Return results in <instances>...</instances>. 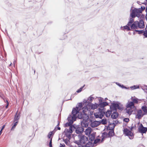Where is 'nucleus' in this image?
Returning a JSON list of instances; mask_svg holds the SVG:
<instances>
[{"instance_id":"bb28decb","label":"nucleus","mask_w":147,"mask_h":147,"mask_svg":"<svg viewBox=\"0 0 147 147\" xmlns=\"http://www.w3.org/2000/svg\"><path fill=\"white\" fill-rule=\"evenodd\" d=\"M20 114L19 113L18 115H15L14 118V122H15L16 121H18V120L20 119Z\"/></svg>"},{"instance_id":"8fccbe9b","label":"nucleus","mask_w":147,"mask_h":147,"mask_svg":"<svg viewBox=\"0 0 147 147\" xmlns=\"http://www.w3.org/2000/svg\"><path fill=\"white\" fill-rule=\"evenodd\" d=\"M146 20H147V13H146Z\"/></svg>"},{"instance_id":"72a5a7b5","label":"nucleus","mask_w":147,"mask_h":147,"mask_svg":"<svg viewBox=\"0 0 147 147\" xmlns=\"http://www.w3.org/2000/svg\"><path fill=\"white\" fill-rule=\"evenodd\" d=\"M69 140L70 139L68 138L67 139H66L64 140V142L67 145L69 144Z\"/></svg>"},{"instance_id":"9b49d317","label":"nucleus","mask_w":147,"mask_h":147,"mask_svg":"<svg viewBox=\"0 0 147 147\" xmlns=\"http://www.w3.org/2000/svg\"><path fill=\"white\" fill-rule=\"evenodd\" d=\"M94 99V97L92 96H90L87 98V100H84L83 103L85 104V105H89L91 103V102Z\"/></svg>"},{"instance_id":"c85d7f7f","label":"nucleus","mask_w":147,"mask_h":147,"mask_svg":"<svg viewBox=\"0 0 147 147\" xmlns=\"http://www.w3.org/2000/svg\"><path fill=\"white\" fill-rule=\"evenodd\" d=\"M111 111L108 110L106 113V116L107 117H109L111 114Z\"/></svg>"},{"instance_id":"6ab92c4d","label":"nucleus","mask_w":147,"mask_h":147,"mask_svg":"<svg viewBox=\"0 0 147 147\" xmlns=\"http://www.w3.org/2000/svg\"><path fill=\"white\" fill-rule=\"evenodd\" d=\"M82 107V104L81 103H79L78 104V106L76 107V109H76L77 111V113H76L77 117V114L78 113H79V111L81 109Z\"/></svg>"},{"instance_id":"a18cd8bd","label":"nucleus","mask_w":147,"mask_h":147,"mask_svg":"<svg viewBox=\"0 0 147 147\" xmlns=\"http://www.w3.org/2000/svg\"><path fill=\"white\" fill-rule=\"evenodd\" d=\"M100 140L99 139H97V140H95L94 141V142L95 143H97L98 142H100Z\"/></svg>"},{"instance_id":"c756f323","label":"nucleus","mask_w":147,"mask_h":147,"mask_svg":"<svg viewBox=\"0 0 147 147\" xmlns=\"http://www.w3.org/2000/svg\"><path fill=\"white\" fill-rule=\"evenodd\" d=\"M53 131H51L49 133V134L48 136V138L49 139H50L51 140H52V137H51V136H53Z\"/></svg>"},{"instance_id":"9d476101","label":"nucleus","mask_w":147,"mask_h":147,"mask_svg":"<svg viewBox=\"0 0 147 147\" xmlns=\"http://www.w3.org/2000/svg\"><path fill=\"white\" fill-rule=\"evenodd\" d=\"M73 128V127H69V129H66L65 131L66 136L69 139H70L71 136L73 132L72 129Z\"/></svg>"},{"instance_id":"39448f33","label":"nucleus","mask_w":147,"mask_h":147,"mask_svg":"<svg viewBox=\"0 0 147 147\" xmlns=\"http://www.w3.org/2000/svg\"><path fill=\"white\" fill-rule=\"evenodd\" d=\"M111 111H116L117 109L121 110L122 109V106L121 104H113L110 107Z\"/></svg>"},{"instance_id":"c9c22d12","label":"nucleus","mask_w":147,"mask_h":147,"mask_svg":"<svg viewBox=\"0 0 147 147\" xmlns=\"http://www.w3.org/2000/svg\"><path fill=\"white\" fill-rule=\"evenodd\" d=\"M84 86L82 87H81L79 89H78L77 90L76 92L78 93H79V92H80L81 91L82 89L83 88Z\"/></svg>"},{"instance_id":"f257e3e1","label":"nucleus","mask_w":147,"mask_h":147,"mask_svg":"<svg viewBox=\"0 0 147 147\" xmlns=\"http://www.w3.org/2000/svg\"><path fill=\"white\" fill-rule=\"evenodd\" d=\"M77 111L76 109L72 110V114L69 116L67 118L68 122L65 125V127L70 126L73 123V122L76 120L77 118L76 113Z\"/></svg>"},{"instance_id":"49530a36","label":"nucleus","mask_w":147,"mask_h":147,"mask_svg":"<svg viewBox=\"0 0 147 147\" xmlns=\"http://www.w3.org/2000/svg\"><path fill=\"white\" fill-rule=\"evenodd\" d=\"M5 125H3L2 127V129H1V130L0 131H1V133H2V131L4 129V128H5Z\"/></svg>"},{"instance_id":"f3484780","label":"nucleus","mask_w":147,"mask_h":147,"mask_svg":"<svg viewBox=\"0 0 147 147\" xmlns=\"http://www.w3.org/2000/svg\"><path fill=\"white\" fill-rule=\"evenodd\" d=\"M100 124L99 121H95L91 122V126L92 127H96L98 126Z\"/></svg>"},{"instance_id":"7c9ffc66","label":"nucleus","mask_w":147,"mask_h":147,"mask_svg":"<svg viewBox=\"0 0 147 147\" xmlns=\"http://www.w3.org/2000/svg\"><path fill=\"white\" fill-rule=\"evenodd\" d=\"M18 122L17 121L13 125L12 127L11 128V130H13L15 128L16 126L17 125Z\"/></svg>"},{"instance_id":"a19ab883","label":"nucleus","mask_w":147,"mask_h":147,"mask_svg":"<svg viewBox=\"0 0 147 147\" xmlns=\"http://www.w3.org/2000/svg\"><path fill=\"white\" fill-rule=\"evenodd\" d=\"M52 140H51V139L50 140V142H49V146L50 147H52Z\"/></svg>"},{"instance_id":"0eeeda50","label":"nucleus","mask_w":147,"mask_h":147,"mask_svg":"<svg viewBox=\"0 0 147 147\" xmlns=\"http://www.w3.org/2000/svg\"><path fill=\"white\" fill-rule=\"evenodd\" d=\"M78 136L80 138V144L82 145L87 143L88 139L86 136L82 135Z\"/></svg>"},{"instance_id":"6e6d98bb","label":"nucleus","mask_w":147,"mask_h":147,"mask_svg":"<svg viewBox=\"0 0 147 147\" xmlns=\"http://www.w3.org/2000/svg\"><path fill=\"white\" fill-rule=\"evenodd\" d=\"M11 64H12V63H11V64H10V65H9V66H11Z\"/></svg>"},{"instance_id":"5fc2aeb1","label":"nucleus","mask_w":147,"mask_h":147,"mask_svg":"<svg viewBox=\"0 0 147 147\" xmlns=\"http://www.w3.org/2000/svg\"><path fill=\"white\" fill-rule=\"evenodd\" d=\"M15 63V61H14L13 62V64H14V65Z\"/></svg>"},{"instance_id":"680f3d73","label":"nucleus","mask_w":147,"mask_h":147,"mask_svg":"<svg viewBox=\"0 0 147 147\" xmlns=\"http://www.w3.org/2000/svg\"><path fill=\"white\" fill-rule=\"evenodd\" d=\"M86 146L87 147H88L87 146V144H86Z\"/></svg>"},{"instance_id":"ea45409f","label":"nucleus","mask_w":147,"mask_h":147,"mask_svg":"<svg viewBox=\"0 0 147 147\" xmlns=\"http://www.w3.org/2000/svg\"><path fill=\"white\" fill-rule=\"evenodd\" d=\"M129 120V119L127 118H125L123 119V121L127 123L128 122Z\"/></svg>"},{"instance_id":"a878e982","label":"nucleus","mask_w":147,"mask_h":147,"mask_svg":"<svg viewBox=\"0 0 147 147\" xmlns=\"http://www.w3.org/2000/svg\"><path fill=\"white\" fill-rule=\"evenodd\" d=\"M142 109L143 111L144 112V115L147 114V107L146 106H142Z\"/></svg>"},{"instance_id":"20e7f679","label":"nucleus","mask_w":147,"mask_h":147,"mask_svg":"<svg viewBox=\"0 0 147 147\" xmlns=\"http://www.w3.org/2000/svg\"><path fill=\"white\" fill-rule=\"evenodd\" d=\"M78 117L79 119H82L83 120L81 122V125L83 127H86L88 126V122L89 117L88 115L86 114L84 115V117L81 116V115H78Z\"/></svg>"},{"instance_id":"4468645a","label":"nucleus","mask_w":147,"mask_h":147,"mask_svg":"<svg viewBox=\"0 0 147 147\" xmlns=\"http://www.w3.org/2000/svg\"><path fill=\"white\" fill-rule=\"evenodd\" d=\"M144 114L142 113V111L141 110H140L137 111V114L136 116V118L138 119L141 118Z\"/></svg>"},{"instance_id":"4c0bfd02","label":"nucleus","mask_w":147,"mask_h":147,"mask_svg":"<svg viewBox=\"0 0 147 147\" xmlns=\"http://www.w3.org/2000/svg\"><path fill=\"white\" fill-rule=\"evenodd\" d=\"M3 100H4V101L7 103V105L6 106L5 108H7L9 105V102H8V101L7 100H5V99H3Z\"/></svg>"},{"instance_id":"4d7b16f0","label":"nucleus","mask_w":147,"mask_h":147,"mask_svg":"<svg viewBox=\"0 0 147 147\" xmlns=\"http://www.w3.org/2000/svg\"><path fill=\"white\" fill-rule=\"evenodd\" d=\"M59 123H58L57 125V126H59Z\"/></svg>"},{"instance_id":"37998d69","label":"nucleus","mask_w":147,"mask_h":147,"mask_svg":"<svg viewBox=\"0 0 147 147\" xmlns=\"http://www.w3.org/2000/svg\"><path fill=\"white\" fill-rule=\"evenodd\" d=\"M135 31L136 32H139V34L142 33L143 32V31L142 30L139 31L136 30H135Z\"/></svg>"},{"instance_id":"ddd939ff","label":"nucleus","mask_w":147,"mask_h":147,"mask_svg":"<svg viewBox=\"0 0 147 147\" xmlns=\"http://www.w3.org/2000/svg\"><path fill=\"white\" fill-rule=\"evenodd\" d=\"M82 110L83 113H80V114L79 113H78V114L79 115H81V116H82L83 117H84V115L86 114L88 115L87 113L89 112L90 110L87 108V106L84 107L82 108Z\"/></svg>"},{"instance_id":"3c124183","label":"nucleus","mask_w":147,"mask_h":147,"mask_svg":"<svg viewBox=\"0 0 147 147\" xmlns=\"http://www.w3.org/2000/svg\"><path fill=\"white\" fill-rule=\"evenodd\" d=\"M146 13H147V7H146Z\"/></svg>"},{"instance_id":"5701e85b","label":"nucleus","mask_w":147,"mask_h":147,"mask_svg":"<svg viewBox=\"0 0 147 147\" xmlns=\"http://www.w3.org/2000/svg\"><path fill=\"white\" fill-rule=\"evenodd\" d=\"M91 128L90 127H88L85 131V134L86 135H89L91 133Z\"/></svg>"},{"instance_id":"412c9836","label":"nucleus","mask_w":147,"mask_h":147,"mask_svg":"<svg viewBox=\"0 0 147 147\" xmlns=\"http://www.w3.org/2000/svg\"><path fill=\"white\" fill-rule=\"evenodd\" d=\"M118 113L116 111H114L111 115V117L113 119H115L118 117Z\"/></svg>"},{"instance_id":"2eb2a0df","label":"nucleus","mask_w":147,"mask_h":147,"mask_svg":"<svg viewBox=\"0 0 147 147\" xmlns=\"http://www.w3.org/2000/svg\"><path fill=\"white\" fill-rule=\"evenodd\" d=\"M138 21L134 22L131 25V28L132 29H138Z\"/></svg>"},{"instance_id":"6e6552de","label":"nucleus","mask_w":147,"mask_h":147,"mask_svg":"<svg viewBox=\"0 0 147 147\" xmlns=\"http://www.w3.org/2000/svg\"><path fill=\"white\" fill-rule=\"evenodd\" d=\"M104 113L103 110L99 109L98 112L94 113V115L96 118L101 119L103 116Z\"/></svg>"},{"instance_id":"473e14b6","label":"nucleus","mask_w":147,"mask_h":147,"mask_svg":"<svg viewBox=\"0 0 147 147\" xmlns=\"http://www.w3.org/2000/svg\"><path fill=\"white\" fill-rule=\"evenodd\" d=\"M89 137L91 141H92L94 140L95 138L94 136L93 135H90L89 136Z\"/></svg>"},{"instance_id":"cd10ccee","label":"nucleus","mask_w":147,"mask_h":147,"mask_svg":"<svg viewBox=\"0 0 147 147\" xmlns=\"http://www.w3.org/2000/svg\"><path fill=\"white\" fill-rule=\"evenodd\" d=\"M134 18H130L129 22H128L127 25L128 26H130L132 24L134 21Z\"/></svg>"},{"instance_id":"864d4df0","label":"nucleus","mask_w":147,"mask_h":147,"mask_svg":"<svg viewBox=\"0 0 147 147\" xmlns=\"http://www.w3.org/2000/svg\"><path fill=\"white\" fill-rule=\"evenodd\" d=\"M107 98H105V100H107Z\"/></svg>"},{"instance_id":"b1692460","label":"nucleus","mask_w":147,"mask_h":147,"mask_svg":"<svg viewBox=\"0 0 147 147\" xmlns=\"http://www.w3.org/2000/svg\"><path fill=\"white\" fill-rule=\"evenodd\" d=\"M108 105V103L107 102H103L102 103H100L99 105V106L101 108H103L104 107L107 105Z\"/></svg>"},{"instance_id":"052dcab7","label":"nucleus","mask_w":147,"mask_h":147,"mask_svg":"<svg viewBox=\"0 0 147 147\" xmlns=\"http://www.w3.org/2000/svg\"><path fill=\"white\" fill-rule=\"evenodd\" d=\"M138 2H139V1H137V3H138Z\"/></svg>"},{"instance_id":"dca6fc26","label":"nucleus","mask_w":147,"mask_h":147,"mask_svg":"<svg viewBox=\"0 0 147 147\" xmlns=\"http://www.w3.org/2000/svg\"><path fill=\"white\" fill-rule=\"evenodd\" d=\"M88 105V106L91 109L93 110L96 109L99 106V105L96 103H95L94 104L91 103Z\"/></svg>"},{"instance_id":"aec40b11","label":"nucleus","mask_w":147,"mask_h":147,"mask_svg":"<svg viewBox=\"0 0 147 147\" xmlns=\"http://www.w3.org/2000/svg\"><path fill=\"white\" fill-rule=\"evenodd\" d=\"M84 129L82 127H80L77 128L76 130V132L77 134L81 133L84 131Z\"/></svg>"},{"instance_id":"e2e57ef3","label":"nucleus","mask_w":147,"mask_h":147,"mask_svg":"<svg viewBox=\"0 0 147 147\" xmlns=\"http://www.w3.org/2000/svg\"><path fill=\"white\" fill-rule=\"evenodd\" d=\"M147 1V0H146Z\"/></svg>"},{"instance_id":"09e8293b","label":"nucleus","mask_w":147,"mask_h":147,"mask_svg":"<svg viewBox=\"0 0 147 147\" xmlns=\"http://www.w3.org/2000/svg\"><path fill=\"white\" fill-rule=\"evenodd\" d=\"M18 111H16V115H18Z\"/></svg>"},{"instance_id":"f704fd0d","label":"nucleus","mask_w":147,"mask_h":147,"mask_svg":"<svg viewBox=\"0 0 147 147\" xmlns=\"http://www.w3.org/2000/svg\"><path fill=\"white\" fill-rule=\"evenodd\" d=\"M103 100V99L102 98H98V105H99V104L100 103H102V101Z\"/></svg>"},{"instance_id":"de8ad7c7","label":"nucleus","mask_w":147,"mask_h":147,"mask_svg":"<svg viewBox=\"0 0 147 147\" xmlns=\"http://www.w3.org/2000/svg\"><path fill=\"white\" fill-rule=\"evenodd\" d=\"M140 9H142V11L143 10H144L145 9V7H141V8Z\"/></svg>"},{"instance_id":"bf43d9fd","label":"nucleus","mask_w":147,"mask_h":147,"mask_svg":"<svg viewBox=\"0 0 147 147\" xmlns=\"http://www.w3.org/2000/svg\"><path fill=\"white\" fill-rule=\"evenodd\" d=\"M103 140V138H102V141Z\"/></svg>"},{"instance_id":"f8f14e48","label":"nucleus","mask_w":147,"mask_h":147,"mask_svg":"<svg viewBox=\"0 0 147 147\" xmlns=\"http://www.w3.org/2000/svg\"><path fill=\"white\" fill-rule=\"evenodd\" d=\"M138 129L139 131L141 133H145L147 131V128L144 127L141 123L139 125Z\"/></svg>"},{"instance_id":"79ce46f5","label":"nucleus","mask_w":147,"mask_h":147,"mask_svg":"<svg viewBox=\"0 0 147 147\" xmlns=\"http://www.w3.org/2000/svg\"><path fill=\"white\" fill-rule=\"evenodd\" d=\"M144 35L146 37H147V30L144 32Z\"/></svg>"},{"instance_id":"1a4fd4ad","label":"nucleus","mask_w":147,"mask_h":147,"mask_svg":"<svg viewBox=\"0 0 147 147\" xmlns=\"http://www.w3.org/2000/svg\"><path fill=\"white\" fill-rule=\"evenodd\" d=\"M107 122L109 123L108 126L109 128V129H112L115 127V124L113 123H110V122H108L107 120L105 119H102L100 122V123L102 124H106Z\"/></svg>"},{"instance_id":"2f4dec72","label":"nucleus","mask_w":147,"mask_h":147,"mask_svg":"<svg viewBox=\"0 0 147 147\" xmlns=\"http://www.w3.org/2000/svg\"><path fill=\"white\" fill-rule=\"evenodd\" d=\"M130 88L131 90H134L136 89L139 88V85H134L133 86L131 87Z\"/></svg>"},{"instance_id":"f03ea898","label":"nucleus","mask_w":147,"mask_h":147,"mask_svg":"<svg viewBox=\"0 0 147 147\" xmlns=\"http://www.w3.org/2000/svg\"><path fill=\"white\" fill-rule=\"evenodd\" d=\"M142 11V9H131L130 14V16L132 18H134L136 17L139 18L141 16Z\"/></svg>"},{"instance_id":"603ef678","label":"nucleus","mask_w":147,"mask_h":147,"mask_svg":"<svg viewBox=\"0 0 147 147\" xmlns=\"http://www.w3.org/2000/svg\"><path fill=\"white\" fill-rule=\"evenodd\" d=\"M61 128L60 127H58V129L59 130H60V129Z\"/></svg>"},{"instance_id":"393cba45","label":"nucleus","mask_w":147,"mask_h":147,"mask_svg":"<svg viewBox=\"0 0 147 147\" xmlns=\"http://www.w3.org/2000/svg\"><path fill=\"white\" fill-rule=\"evenodd\" d=\"M131 100L132 101L131 102H133L134 104V103L137 104L138 102V99L136 98H133V97L132 96L131 98Z\"/></svg>"},{"instance_id":"423d86ee","label":"nucleus","mask_w":147,"mask_h":147,"mask_svg":"<svg viewBox=\"0 0 147 147\" xmlns=\"http://www.w3.org/2000/svg\"><path fill=\"white\" fill-rule=\"evenodd\" d=\"M124 134L126 136H128L129 139H132L134 137V134L131 131L127 129H125L123 130Z\"/></svg>"},{"instance_id":"e433bc0d","label":"nucleus","mask_w":147,"mask_h":147,"mask_svg":"<svg viewBox=\"0 0 147 147\" xmlns=\"http://www.w3.org/2000/svg\"><path fill=\"white\" fill-rule=\"evenodd\" d=\"M107 134L106 133H104L102 134V136L103 137V138H104L105 137H107Z\"/></svg>"},{"instance_id":"7ed1b4c3","label":"nucleus","mask_w":147,"mask_h":147,"mask_svg":"<svg viewBox=\"0 0 147 147\" xmlns=\"http://www.w3.org/2000/svg\"><path fill=\"white\" fill-rule=\"evenodd\" d=\"M125 106L126 107L125 110L126 113L129 115H131L135 107L134 104L132 102L128 101L126 103Z\"/></svg>"},{"instance_id":"4be33fe9","label":"nucleus","mask_w":147,"mask_h":147,"mask_svg":"<svg viewBox=\"0 0 147 147\" xmlns=\"http://www.w3.org/2000/svg\"><path fill=\"white\" fill-rule=\"evenodd\" d=\"M129 26H128L127 24V25L124 26H121V29L123 30H126L127 31L131 30V29Z\"/></svg>"},{"instance_id":"58836bf2","label":"nucleus","mask_w":147,"mask_h":147,"mask_svg":"<svg viewBox=\"0 0 147 147\" xmlns=\"http://www.w3.org/2000/svg\"><path fill=\"white\" fill-rule=\"evenodd\" d=\"M116 84L118 86H119L122 88H127L126 87H124L123 85H121L117 83V82L116 83Z\"/></svg>"},{"instance_id":"c03bdc74","label":"nucleus","mask_w":147,"mask_h":147,"mask_svg":"<svg viewBox=\"0 0 147 147\" xmlns=\"http://www.w3.org/2000/svg\"><path fill=\"white\" fill-rule=\"evenodd\" d=\"M111 133V136H112L114 134V132L112 131H111V132H109V136H110L111 135L110 134Z\"/></svg>"},{"instance_id":"13d9d810","label":"nucleus","mask_w":147,"mask_h":147,"mask_svg":"<svg viewBox=\"0 0 147 147\" xmlns=\"http://www.w3.org/2000/svg\"><path fill=\"white\" fill-rule=\"evenodd\" d=\"M35 70H34V73L35 74Z\"/></svg>"},{"instance_id":"a211bd4d","label":"nucleus","mask_w":147,"mask_h":147,"mask_svg":"<svg viewBox=\"0 0 147 147\" xmlns=\"http://www.w3.org/2000/svg\"><path fill=\"white\" fill-rule=\"evenodd\" d=\"M138 23L139 28H143L144 27V23L142 20H140L139 22L138 21Z\"/></svg>"}]
</instances>
